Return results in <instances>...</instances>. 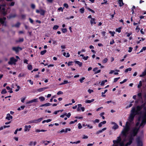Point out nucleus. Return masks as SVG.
Wrapping results in <instances>:
<instances>
[{"label": "nucleus", "instance_id": "nucleus-57", "mask_svg": "<svg viewBox=\"0 0 146 146\" xmlns=\"http://www.w3.org/2000/svg\"><path fill=\"white\" fill-rule=\"evenodd\" d=\"M15 4V3L14 2H12L9 4V5L11 6H13Z\"/></svg>", "mask_w": 146, "mask_h": 146}, {"label": "nucleus", "instance_id": "nucleus-17", "mask_svg": "<svg viewBox=\"0 0 146 146\" xmlns=\"http://www.w3.org/2000/svg\"><path fill=\"white\" fill-rule=\"evenodd\" d=\"M94 99H92L91 100H86L85 101V102L87 103H90L91 102H93L94 101Z\"/></svg>", "mask_w": 146, "mask_h": 146}, {"label": "nucleus", "instance_id": "nucleus-27", "mask_svg": "<svg viewBox=\"0 0 146 146\" xmlns=\"http://www.w3.org/2000/svg\"><path fill=\"white\" fill-rule=\"evenodd\" d=\"M26 75V74L24 73V74H19V77H24Z\"/></svg>", "mask_w": 146, "mask_h": 146}, {"label": "nucleus", "instance_id": "nucleus-29", "mask_svg": "<svg viewBox=\"0 0 146 146\" xmlns=\"http://www.w3.org/2000/svg\"><path fill=\"white\" fill-rule=\"evenodd\" d=\"M28 68L29 70H31L33 68L32 65H28Z\"/></svg>", "mask_w": 146, "mask_h": 146}, {"label": "nucleus", "instance_id": "nucleus-41", "mask_svg": "<svg viewBox=\"0 0 146 146\" xmlns=\"http://www.w3.org/2000/svg\"><path fill=\"white\" fill-rule=\"evenodd\" d=\"M25 99H26V97L21 98V102L23 103H24V101H25Z\"/></svg>", "mask_w": 146, "mask_h": 146}, {"label": "nucleus", "instance_id": "nucleus-51", "mask_svg": "<svg viewBox=\"0 0 146 146\" xmlns=\"http://www.w3.org/2000/svg\"><path fill=\"white\" fill-rule=\"evenodd\" d=\"M120 78V77L115 78L114 79V82H116L118 79Z\"/></svg>", "mask_w": 146, "mask_h": 146}, {"label": "nucleus", "instance_id": "nucleus-4", "mask_svg": "<svg viewBox=\"0 0 146 146\" xmlns=\"http://www.w3.org/2000/svg\"><path fill=\"white\" fill-rule=\"evenodd\" d=\"M135 116V115H134L132 114H130L128 119V121H127L126 122L128 123L127 124L128 125L130 126L133 123V120Z\"/></svg>", "mask_w": 146, "mask_h": 146}, {"label": "nucleus", "instance_id": "nucleus-40", "mask_svg": "<svg viewBox=\"0 0 146 146\" xmlns=\"http://www.w3.org/2000/svg\"><path fill=\"white\" fill-rule=\"evenodd\" d=\"M68 131H71V129H68L67 128H66L65 130H64V132L66 133H67Z\"/></svg>", "mask_w": 146, "mask_h": 146}, {"label": "nucleus", "instance_id": "nucleus-12", "mask_svg": "<svg viewBox=\"0 0 146 146\" xmlns=\"http://www.w3.org/2000/svg\"><path fill=\"white\" fill-rule=\"evenodd\" d=\"M128 138L129 140V141L127 143L128 145H129L132 143V141L134 139H133V138H131V137H128Z\"/></svg>", "mask_w": 146, "mask_h": 146}, {"label": "nucleus", "instance_id": "nucleus-21", "mask_svg": "<svg viewBox=\"0 0 146 146\" xmlns=\"http://www.w3.org/2000/svg\"><path fill=\"white\" fill-rule=\"evenodd\" d=\"M119 126L117 125L115 123H114V126L113 127V129H117L118 128Z\"/></svg>", "mask_w": 146, "mask_h": 146}, {"label": "nucleus", "instance_id": "nucleus-19", "mask_svg": "<svg viewBox=\"0 0 146 146\" xmlns=\"http://www.w3.org/2000/svg\"><path fill=\"white\" fill-rule=\"evenodd\" d=\"M51 104L49 103H47L45 104H42L41 105V107L42 106H50L51 105Z\"/></svg>", "mask_w": 146, "mask_h": 146}, {"label": "nucleus", "instance_id": "nucleus-6", "mask_svg": "<svg viewBox=\"0 0 146 146\" xmlns=\"http://www.w3.org/2000/svg\"><path fill=\"white\" fill-rule=\"evenodd\" d=\"M42 118H41L38 119L31 120L29 121L28 123L30 124L31 123H36L40 122L42 120Z\"/></svg>", "mask_w": 146, "mask_h": 146}, {"label": "nucleus", "instance_id": "nucleus-7", "mask_svg": "<svg viewBox=\"0 0 146 146\" xmlns=\"http://www.w3.org/2000/svg\"><path fill=\"white\" fill-rule=\"evenodd\" d=\"M17 61V59H15L14 57H12L11 58L10 61L8 62V63L9 64H15V63Z\"/></svg>", "mask_w": 146, "mask_h": 146}, {"label": "nucleus", "instance_id": "nucleus-49", "mask_svg": "<svg viewBox=\"0 0 146 146\" xmlns=\"http://www.w3.org/2000/svg\"><path fill=\"white\" fill-rule=\"evenodd\" d=\"M87 9L89 10L90 11H91V12H92V13H95V12L94 11H93V10H92V9L89 8H87Z\"/></svg>", "mask_w": 146, "mask_h": 146}, {"label": "nucleus", "instance_id": "nucleus-9", "mask_svg": "<svg viewBox=\"0 0 146 146\" xmlns=\"http://www.w3.org/2000/svg\"><path fill=\"white\" fill-rule=\"evenodd\" d=\"M6 119L8 120H9L11 119H12L13 117L10 115L9 113H8L7 115V116L6 117Z\"/></svg>", "mask_w": 146, "mask_h": 146}, {"label": "nucleus", "instance_id": "nucleus-5", "mask_svg": "<svg viewBox=\"0 0 146 146\" xmlns=\"http://www.w3.org/2000/svg\"><path fill=\"white\" fill-rule=\"evenodd\" d=\"M137 146H143V142L140 137H138L136 139Z\"/></svg>", "mask_w": 146, "mask_h": 146}, {"label": "nucleus", "instance_id": "nucleus-63", "mask_svg": "<svg viewBox=\"0 0 146 146\" xmlns=\"http://www.w3.org/2000/svg\"><path fill=\"white\" fill-rule=\"evenodd\" d=\"M58 10L59 11H61L62 12L63 11V9L62 7H60L58 8Z\"/></svg>", "mask_w": 146, "mask_h": 146}, {"label": "nucleus", "instance_id": "nucleus-58", "mask_svg": "<svg viewBox=\"0 0 146 146\" xmlns=\"http://www.w3.org/2000/svg\"><path fill=\"white\" fill-rule=\"evenodd\" d=\"M70 115H71V113H68V114L66 115V116L68 118L69 117H70Z\"/></svg>", "mask_w": 146, "mask_h": 146}, {"label": "nucleus", "instance_id": "nucleus-20", "mask_svg": "<svg viewBox=\"0 0 146 146\" xmlns=\"http://www.w3.org/2000/svg\"><path fill=\"white\" fill-rule=\"evenodd\" d=\"M135 108H133L131 110V114H132L134 115H136V114L135 113Z\"/></svg>", "mask_w": 146, "mask_h": 146}, {"label": "nucleus", "instance_id": "nucleus-45", "mask_svg": "<svg viewBox=\"0 0 146 146\" xmlns=\"http://www.w3.org/2000/svg\"><path fill=\"white\" fill-rule=\"evenodd\" d=\"M144 109L145 110V111L143 114V115L144 116V117H146V108H144Z\"/></svg>", "mask_w": 146, "mask_h": 146}, {"label": "nucleus", "instance_id": "nucleus-10", "mask_svg": "<svg viewBox=\"0 0 146 146\" xmlns=\"http://www.w3.org/2000/svg\"><path fill=\"white\" fill-rule=\"evenodd\" d=\"M38 101V99L37 98L33 100H31L28 102H27V104L31 103L33 102H37Z\"/></svg>", "mask_w": 146, "mask_h": 146}, {"label": "nucleus", "instance_id": "nucleus-64", "mask_svg": "<svg viewBox=\"0 0 146 146\" xmlns=\"http://www.w3.org/2000/svg\"><path fill=\"white\" fill-rule=\"evenodd\" d=\"M61 47L63 49H64L66 48L65 46L64 45H61Z\"/></svg>", "mask_w": 146, "mask_h": 146}, {"label": "nucleus", "instance_id": "nucleus-59", "mask_svg": "<svg viewBox=\"0 0 146 146\" xmlns=\"http://www.w3.org/2000/svg\"><path fill=\"white\" fill-rule=\"evenodd\" d=\"M29 20L30 21V22H31V23H33V20H32L31 18H29Z\"/></svg>", "mask_w": 146, "mask_h": 146}, {"label": "nucleus", "instance_id": "nucleus-24", "mask_svg": "<svg viewBox=\"0 0 146 146\" xmlns=\"http://www.w3.org/2000/svg\"><path fill=\"white\" fill-rule=\"evenodd\" d=\"M28 126L27 125H25V126L24 131L26 132L27 131H29V129H28Z\"/></svg>", "mask_w": 146, "mask_h": 146}, {"label": "nucleus", "instance_id": "nucleus-44", "mask_svg": "<svg viewBox=\"0 0 146 146\" xmlns=\"http://www.w3.org/2000/svg\"><path fill=\"white\" fill-rule=\"evenodd\" d=\"M121 28H119L118 29H116V31L118 32V33H120L121 32Z\"/></svg>", "mask_w": 146, "mask_h": 146}, {"label": "nucleus", "instance_id": "nucleus-25", "mask_svg": "<svg viewBox=\"0 0 146 146\" xmlns=\"http://www.w3.org/2000/svg\"><path fill=\"white\" fill-rule=\"evenodd\" d=\"M52 121V120L51 119H48L46 120H44L42 122V123H44L45 122H46L47 123H48V122H50Z\"/></svg>", "mask_w": 146, "mask_h": 146}, {"label": "nucleus", "instance_id": "nucleus-54", "mask_svg": "<svg viewBox=\"0 0 146 146\" xmlns=\"http://www.w3.org/2000/svg\"><path fill=\"white\" fill-rule=\"evenodd\" d=\"M82 128V126L81 125V124L80 123L78 124V128L79 129H80Z\"/></svg>", "mask_w": 146, "mask_h": 146}, {"label": "nucleus", "instance_id": "nucleus-36", "mask_svg": "<svg viewBox=\"0 0 146 146\" xmlns=\"http://www.w3.org/2000/svg\"><path fill=\"white\" fill-rule=\"evenodd\" d=\"M46 52V50H44L43 51H42L40 52V54L43 55Z\"/></svg>", "mask_w": 146, "mask_h": 146}, {"label": "nucleus", "instance_id": "nucleus-15", "mask_svg": "<svg viewBox=\"0 0 146 146\" xmlns=\"http://www.w3.org/2000/svg\"><path fill=\"white\" fill-rule=\"evenodd\" d=\"M106 127L103 128L102 130H99V131H97L96 132V134H99V133L102 132L103 131H104L106 130Z\"/></svg>", "mask_w": 146, "mask_h": 146}, {"label": "nucleus", "instance_id": "nucleus-61", "mask_svg": "<svg viewBox=\"0 0 146 146\" xmlns=\"http://www.w3.org/2000/svg\"><path fill=\"white\" fill-rule=\"evenodd\" d=\"M60 111V110H58V111H55L54 112V114H57V113L58 112H59Z\"/></svg>", "mask_w": 146, "mask_h": 146}, {"label": "nucleus", "instance_id": "nucleus-11", "mask_svg": "<svg viewBox=\"0 0 146 146\" xmlns=\"http://www.w3.org/2000/svg\"><path fill=\"white\" fill-rule=\"evenodd\" d=\"M48 87H45L43 88H40L38 89L37 90V91L39 92H41L42 91H43L45 89H48Z\"/></svg>", "mask_w": 146, "mask_h": 146}, {"label": "nucleus", "instance_id": "nucleus-22", "mask_svg": "<svg viewBox=\"0 0 146 146\" xmlns=\"http://www.w3.org/2000/svg\"><path fill=\"white\" fill-rule=\"evenodd\" d=\"M95 19H92L90 21V23L91 25H92L93 24H96V23L95 22Z\"/></svg>", "mask_w": 146, "mask_h": 146}, {"label": "nucleus", "instance_id": "nucleus-31", "mask_svg": "<svg viewBox=\"0 0 146 146\" xmlns=\"http://www.w3.org/2000/svg\"><path fill=\"white\" fill-rule=\"evenodd\" d=\"M108 59L107 58H105L102 61V62L103 63H106L108 61Z\"/></svg>", "mask_w": 146, "mask_h": 146}, {"label": "nucleus", "instance_id": "nucleus-38", "mask_svg": "<svg viewBox=\"0 0 146 146\" xmlns=\"http://www.w3.org/2000/svg\"><path fill=\"white\" fill-rule=\"evenodd\" d=\"M20 25V23L19 22H18L14 25V26L16 27H19Z\"/></svg>", "mask_w": 146, "mask_h": 146}, {"label": "nucleus", "instance_id": "nucleus-23", "mask_svg": "<svg viewBox=\"0 0 146 146\" xmlns=\"http://www.w3.org/2000/svg\"><path fill=\"white\" fill-rule=\"evenodd\" d=\"M146 75V71L145 70L142 72V74L139 75L140 77H142Z\"/></svg>", "mask_w": 146, "mask_h": 146}, {"label": "nucleus", "instance_id": "nucleus-32", "mask_svg": "<svg viewBox=\"0 0 146 146\" xmlns=\"http://www.w3.org/2000/svg\"><path fill=\"white\" fill-rule=\"evenodd\" d=\"M59 26L57 25H54L53 27V29L54 30H56L58 28Z\"/></svg>", "mask_w": 146, "mask_h": 146}, {"label": "nucleus", "instance_id": "nucleus-16", "mask_svg": "<svg viewBox=\"0 0 146 146\" xmlns=\"http://www.w3.org/2000/svg\"><path fill=\"white\" fill-rule=\"evenodd\" d=\"M75 62L76 64H78L80 67L82 66V62H80L78 61H75Z\"/></svg>", "mask_w": 146, "mask_h": 146}, {"label": "nucleus", "instance_id": "nucleus-53", "mask_svg": "<svg viewBox=\"0 0 146 146\" xmlns=\"http://www.w3.org/2000/svg\"><path fill=\"white\" fill-rule=\"evenodd\" d=\"M133 49V48L131 47H129V50H128V52H131L132 50Z\"/></svg>", "mask_w": 146, "mask_h": 146}, {"label": "nucleus", "instance_id": "nucleus-33", "mask_svg": "<svg viewBox=\"0 0 146 146\" xmlns=\"http://www.w3.org/2000/svg\"><path fill=\"white\" fill-rule=\"evenodd\" d=\"M131 68H128L126 69L125 70V72H127L129 71H131Z\"/></svg>", "mask_w": 146, "mask_h": 146}, {"label": "nucleus", "instance_id": "nucleus-60", "mask_svg": "<svg viewBox=\"0 0 146 146\" xmlns=\"http://www.w3.org/2000/svg\"><path fill=\"white\" fill-rule=\"evenodd\" d=\"M28 81H29V82L30 83V84L31 85H33V82L31 80H28Z\"/></svg>", "mask_w": 146, "mask_h": 146}, {"label": "nucleus", "instance_id": "nucleus-2", "mask_svg": "<svg viewBox=\"0 0 146 146\" xmlns=\"http://www.w3.org/2000/svg\"><path fill=\"white\" fill-rule=\"evenodd\" d=\"M128 122H126L125 127L122 131L121 133L124 136H126L127 135V133L129 131L130 129V126L128 125Z\"/></svg>", "mask_w": 146, "mask_h": 146}, {"label": "nucleus", "instance_id": "nucleus-52", "mask_svg": "<svg viewBox=\"0 0 146 146\" xmlns=\"http://www.w3.org/2000/svg\"><path fill=\"white\" fill-rule=\"evenodd\" d=\"M88 91L90 94L92 92H93L94 91L92 90L89 89Z\"/></svg>", "mask_w": 146, "mask_h": 146}, {"label": "nucleus", "instance_id": "nucleus-56", "mask_svg": "<svg viewBox=\"0 0 146 146\" xmlns=\"http://www.w3.org/2000/svg\"><path fill=\"white\" fill-rule=\"evenodd\" d=\"M31 7L32 8L34 9L35 8V5L33 4H32L31 5Z\"/></svg>", "mask_w": 146, "mask_h": 146}, {"label": "nucleus", "instance_id": "nucleus-14", "mask_svg": "<svg viewBox=\"0 0 146 146\" xmlns=\"http://www.w3.org/2000/svg\"><path fill=\"white\" fill-rule=\"evenodd\" d=\"M118 3L119 4L120 6L121 7L124 5V3H123V0H119Z\"/></svg>", "mask_w": 146, "mask_h": 146}, {"label": "nucleus", "instance_id": "nucleus-30", "mask_svg": "<svg viewBox=\"0 0 146 146\" xmlns=\"http://www.w3.org/2000/svg\"><path fill=\"white\" fill-rule=\"evenodd\" d=\"M142 82L141 81H140L139 82V84L138 85L137 87L138 88H140V87L142 86Z\"/></svg>", "mask_w": 146, "mask_h": 146}, {"label": "nucleus", "instance_id": "nucleus-28", "mask_svg": "<svg viewBox=\"0 0 146 146\" xmlns=\"http://www.w3.org/2000/svg\"><path fill=\"white\" fill-rule=\"evenodd\" d=\"M84 7L80 9V11L81 13H83L84 12Z\"/></svg>", "mask_w": 146, "mask_h": 146}, {"label": "nucleus", "instance_id": "nucleus-50", "mask_svg": "<svg viewBox=\"0 0 146 146\" xmlns=\"http://www.w3.org/2000/svg\"><path fill=\"white\" fill-rule=\"evenodd\" d=\"M109 33L111 34L112 36H114V34L115 33V32H112L111 31H110Z\"/></svg>", "mask_w": 146, "mask_h": 146}, {"label": "nucleus", "instance_id": "nucleus-62", "mask_svg": "<svg viewBox=\"0 0 146 146\" xmlns=\"http://www.w3.org/2000/svg\"><path fill=\"white\" fill-rule=\"evenodd\" d=\"M98 68H97V67L93 69V71L94 72H96V70H98Z\"/></svg>", "mask_w": 146, "mask_h": 146}, {"label": "nucleus", "instance_id": "nucleus-43", "mask_svg": "<svg viewBox=\"0 0 146 146\" xmlns=\"http://www.w3.org/2000/svg\"><path fill=\"white\" fill-rule=\"evenodd\" d=\"M62 31L63 33H65L67 32V29L66 28L62 29Z\"/></svg>", "mask_w": 146, "mask_h": 146}, {"label": "nucleus", "instance_id": "nucleus-35", "mask_svg": "<svg viewBox=\"0 0 146 146\" xmlns=\"http://www.w3.org/2000/svg\"><path fill=\"white\" fill-rule=\"evenodd\" d=\"M108 91L107 90H106L104 92H102V97H105L106 96V95H103V94H105Z\"/></svg>", "mask_w": 146, "mask_h": 146}, {"label": "nucleus", "instance_id": "nucleus-55", "mask_svg": "<svg viewBox=\"0 0 146 146\" xmlns=\"http://www.w3.org/2000/svg\"><path fill=\"white\" fill-rule=\"evenodd\" d=\"M88 58V56H86V57H85V56L83 57V58L85 60H86Z\"/></svg>", "mask_w": 146, "mask_h": 146}, {"label": "nucleus", "instance_id": "nucleus-26", "mask_svg": "<svg viewBox=\"0 0 146 146\" xmlns=\"http://www.w3.org/2000/svg\"><path fill=\"white\" fill-rule=\"evenodd\" d=\"M38 98L41 101H43L45 100L43 96L40 97Z\"/></svg>", "mask_w": 146, "mask_h": 146}, {"label": "nucleus", "instance_id": "nucleus-34", "mask_svg": "<svg viewBox=\"0 0 146 146\" xmlns=\"http://www.w3.org/2000/svg\"><path fill=\"white\" fill-rule=\"evenodd\" d=\"M24 41V39L23 38H20L18 41H17V42H23Z\"/></svg>", "mask_w": 146, "mask_h": 146}, {"label": "nucleus", "instance_id": "nucleus-47", "mask_svg": "<svg viewBox=\"0 0 146 146\" xmlns=\"http://www.w3.org/2000/svg\"><path fill=\"white\" fill-rule=\"evenodd\" d=\"M99 120L96 119L94 121H93L94 123H99Z\"/></svg>", "mask_w": 146, "mask_h": 146}, {"label": "nucleus", "instance_id": "nucleus-39", "mask_svg": "<svg viewBox=\"0 0 146 146\" xmlns=\"http://www.w3.org/2000/svg\"><path fill=\"white\" fill-rule=\"evenodd\" d=\"M7 92L6 91V90L4 89L2 90V91L1 92V93L2 94H5L7 93Z\"/></svg>", "mask_w": 146, "mask_h": 146}, {"label": "nucleus", "instance_id": "nucleus-37", "mask_svg": "<svg viewBox=\"0 0 146 146\" xmlns=\"http://www.w3.org/2000/svg\"><path fill=\"white\" fill-rule=\"evenodd\" d=\"M85 79V78L84 77H82V78H80V79L79 80L81 83H82L83 82V80Z\"/></svg>", "mask_w": 146, "mask_h": 146}, {"label": "nucleus", "instance_id": "nucleus-46", "mask_svg": "<svg viewBox=\"0 0 146 146\" xmlns=\"http://www.w3.org/2000/svg\"><path fill=\"white\" fill-rule=\"evenodd\" d=\"M63 5L64 7H65L66 8H67L68 7V5L67 3L64 4Z\"/></svg>", "mask_w": 146, "mask_h": 146}, {"label": "nucleus", "instance_id": "nucleus-48", "mask_svg": "<svg viewBox=\"0 0 146 146\" xmlns=\"http://www.w3.org/2000/svg\"><path fill=\"white\" fill-rule=\"evenodd\" d=\"M63 94V93L61 91H59L57 92V94L58 95H59L60 94Z\"/></svg>", "mask_w": 146, "mask_h": 146}, {"label": "nucleus", "instance_id": "nucleus-8", "mask_svg": "<svg viewBox=\"0 0 146 146\" xmlns=\"http://www.w3.org/2000/svg\"><path fill=\"white\" fill-rule=\"evenodd\" d=\"M19 49H20V50H22V48L19 47H13L12 48V50L15 51L16 52H19Z\"/></svg>", "mask_w": 146, "mask_h": 146}, {"label": "nucleus", "instance_id": "nucleus-42", "mask_svg": "<svg viewBox=\"0 0 146 146\" xmlns=\"http://www.w3.org/2000/svg\"><path fill=\"white\" fill-rule=\"evenodd\" d=\"M16 86H17V89L15 90L16 92L18 91L20 88V87L19 86H17V84L16 85Z\"/></svg>", "mask_w": 146, "mask_h": 146}, {"label": "nucleus", "instance_id": "nucleus-1", "mask_svg": "<svg viewBox=\"0 0 146 146\" xmlns=\"http://www.w3.org/2000/svg\"><path fill=\"white\" fill-rule=\"evenodd\" d=\"M139 129V127L137 128V127H133L130 132L129 135L128 137H131L134 139V137L137 134Z\"/></svg>", "mask_w": 146, "mask_h": 146}, {"label": "nucleus", "instance_id": "nucleus-18", "mask_svg": "<svg viewBox=\"0 0 146 146\" xmlns=\"http://www.w3.org/2000/svg\"><path fill=\"white\" fill-rule=\"evenodd\" d=\"M45 11L44 10L41 9L40 10V13L41 15H44Z\"/></svg>", "mask_w": 146, "mask_h": 146}, {"label": "nucleus", "instance_id": "nucleus-3", "mask_svg": "<svg viewBox=\"0 0 146 146\" xmlns=\"http://www.w3.org/2000/svg\"><path fill=\"white\" fill-rule=\"evenodd\" d=\"M121 139L120 136H119L117 137V140H114L113 141V142L114 143H119L120 146H123L124 145V142L121 141Z\"/></svg>", "mask_w": 146, "mask_h": 146}, {"label": "nucleus", "instance_id": "nucleus-13", "mask_svg": "<svg viewBox=\"0 0 146 146\" xmlns=\"http://www.w3.org/2000/svg\"><path fill=\"white\" fill-rule=\"evenodd\" d=\"M106 123V121H103V122H102L98 124V126L99 127H101L102 124H105Z\"/></svg>", "mask_w": 146, "mask_h": 146}]
</instances>
